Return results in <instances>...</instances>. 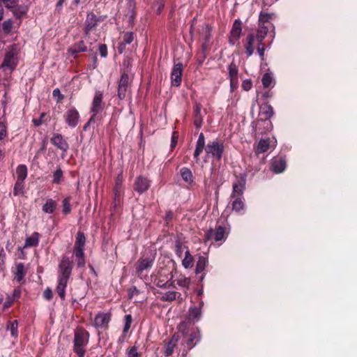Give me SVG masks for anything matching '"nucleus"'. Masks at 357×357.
Here are the masks:
<instances>
[{"mask_svg": "<svg viewBox=\"0 0 357 357\" xmlns=\"http://www.w3.org/2000/svg\"><path fill=\"white\" fill-rule=\"evenodd\" d=\"M73 267L74 261L72 257L66 255H62L58 265V284L56 287V292L61 300L66 298V288L72 275Z\"/></svg>", "mask_w": 357, "mask_h": 357, "instance_id": "f03ea898", "label": "nucleus"}, {"mask_svg": "<svg viewBox=\"0 0 357 357\" xmlns=\"http://www.w3.org/2000/svg\"><path fill=\"white\" fill-rule=\"evenodd\" d=\"M267 33H268V28L265 26H261L258 29V30L257 31V34L255 36V39L256 38L257 42L259 43H260V45H262V43H263L264 38H266Z\"/></svg>", "mask_w": 357, "mask_h": 357, "instance_id": "c9c22d12", "label": "nucleus"}, {"mask_svg": "<svg viewBox=\"0 0 357 357\" xmlns=\"http://www.w3.org/2000/svg\"><path fill=\"white\" fill-rule=\"evenodd\" d=\"M63 118L69 127L75 128L79 123L80 116L78 111L75 107H72L65 112Z\"/></svg>", "mask_w": 357, "mask_h": 357, "instance_id": "9b49d317", "label": "nucleus"}, {"mask_svg": "<svg viewBox=\"0 0 357 357\" xmlns=\"http://www.w3.org/2000/svg\"><path fill=\"white\" fill-rule=\"evenodd\" d=\"M227 238L226 228L222 225L215 227V229L212 228L208 229L204 236V242L214 239L215 242L225 241Z\"/></svg>", "mask_w": 357, "mask_h": 357, "instance_id": "39448f33", "label": "nucleus"}, {"mask_svg": "<svg viewBox=\"0 0 357 357\" xmlns=\"http://www.w3.org/2000/svg\"><path fill=\"white\" fill-rule=\"evenodd\" d=\"M287 167L286 159L282 155H278L272 159L271 169L275 174H280L284 171Z\"/></svg>", "mask_w": 357, "mask_h": 357, "instance_id": "2eb2a0df", "label": "nucleus"}, {"mask_svg": "<svg viewBox=\"0 0 357 357\" xmlns=\"http://www.w3.org/2000/svg\"><path fill=\"white\" fill-rule=\"evenodd\" d=\"M177 295V291H168L162 295V296L161 297V300L162 301L171 302L176 300Z\"/></svg>", "mask_w": 357, "mask_h": 357, "instance_id": "a18cd8bd", "label": "nucleus"}, {"mask_svg": "<svg viewBox=\"0 0 357 357\" xmlns=\"http://www.w3.org/2000/svg\"><path fill=\"white\" fill-rule=\"evenodd\" d=\"M126 354L128 357H140L141 353L138 352L137 348L132 346L127 349Z\"/></svg>", "mask_w": 357, "mask_h": 357, "instance_id": "603ef678", "label": "nucleus"}, {"mask_svg": "<svg viewBox=\"0 0 357 357\" xmlns=\"http://www.w3.org/2000/svg\"><path fill=\"white\" fill-rule=\"evenodd\" d=\"M111 319L112 314L109 312H99L94 318L93 325L97 328L107 330L109 328V323L111 321Z\"/></svg>", "mask_w": 357, "mask_h": 357, "instance_id": "9d476101", "label": "nucleus"}, {"mask_svg": "<svg viewBox=\"0 0 357 357\" xmlns=\"http://www.w3.org/2000/svg\"><path fill=\"white\" fill-rule=\"evenodd\" d=\"M57 206V203L55 200L52 198H49L46 200V202L43 204L42 210L45 213L52 214L54 213Z\"/></svg>", "mask_w": 357, "mask_h": 357, "instance_id": "a878e982", "label": "nucleus"}, {"mask_svg": "<svg viewBox=\"0 0 357 357\" xmlns=\"http://www.w3.org/2000/svg\"><path fill=\"white\" fill-rule=\"evenodd\" d=\"M229 79H238V67L232 61L227 67Z\"/></svg>", "mask_w": 357, "mask_h": 357, "instance_id": "f704fd0d", "label": "nucleus"}, {"mask_svg": "<svg viewBox=\"0 0 357 357\" xmlns=\"http://www.w3.org/2000/svg\"><path fill=\"white\" fill-rule=\"evenodd\" d=\"M63 171L61 167H58L57 169L54 172L52 183L55 184H59L63 179Z\"/></svg>", "mask_w": 357, "mask_h": 357, "instance_id": "49530a36", "label": "nucleus"}, {"mask_svg": "<svg viewBox=\"0 0 357 357\" xmlns=\"http://www.w3.org/2000/svg\"><path fill=\"white\" fill-rule=\"evenodd\" d=\"M125 324L123 330V335H126L128 331L130 328L131 324L132 321V318L131 314H126L124 317Z\"/></svg>", "mask_w": 357, "mask_h": 357, "instance_id": "8fccbe9b", "label": "nucleus"}, {"mask_svg": "<svg viewBox=\"0 0 357 357\" xmlns=\"http://www.w3.org/2000/svg\"><path fill=\"white\" fill-rule=\"evenodd\" d=\"M174 218V213L172 211H167L165 216L164 218L165 221L167 224H169V222H171L173 220Z\"/></svg>", "mask_w": 357, "mask_h": 357, "instance_id": "338daca9", "label": "nucleus"}, {"mask_svg": "<svg viewBox=\"0 0 357 357\" xmlns=\"http://www.w3.org/2000/svg\"><path fill=\"white\" fill-rule=\"evenodd\" d=\"M73 254L76 258V263L78 268H82L86 264L84 249L74 248Z\"/></svg>", "mask_w": 357, "mask_h": 357, "instance_id": "5701e85b", "label": "nucleus"}, {"mask_svg": "<svg viewBox=\"0 0 357 357\" xmlns=\"http://www.w3.org/2000/svg\"><path fill=\"white\" fill-rule=\"evenodd\" d=\"M264 52H265V45L262 43V45L258 43L257 46V52L261 57V59L263 61L264 59Z\"/></svg>", "mask_w": 357, "mask_h": 357, "instance_id": "680f3d73", "label": "nucleus"}, {"mask_svg": "<svg viewBox=\"0 0 357 357\" xmlns=\"http://www.w3.org/2000/svg\"><path fill=\"white\" fill-rule=\"evenodd\" d=\"M71 199L72 197L70 196H67L62 201V212L65 215L70 214L72 211V206L70 204Z\"/></svg>", "mask_w": 357, "mask_h": 357, "instance_id": "58836bf2", "label": "nucleus"}, {"mask_svg": "<svg viewBox=\"0 0 357 357\" xmlns=\"http://www.w3.org/2000/svg\"><path fill=\"white\" fill-rule=\"evenodd\" d=\"M202 316L201 307L193 305L190 306L187 316V319L189 322L198 321Z\"/></svg>", "mask_w": 357, "mask_h": 357, "instance_id": "4be33fe9", "label": "nucleus"}, {"mask_svg": "<svg viewBox=\"0 0 357 357\" xmlns=\"http://www.w3.org/2000/svg\"><path fill=\"white\" fill-rule=\"evenodd\" d=\"M178 135L177 132H174L172 134V138H171L170 147H171L172 150H173L176 147L177 142H178Z\"/></svg>", "mask_w": 357, "mask_h": 357, "instance_id": "13d9d810", "label": "nucleus"}, {"mask_svg": "<svg viewBox=\"0 0 357 357\" xmlns=\"http://www.w3.org/2000/svg\"><path fill=\"white\" fill-rule=\"evenodd\" d=\"M98 22L99 19L93 13H89L87 14L84 22V33L86 36L89 35L91 31L96 29Z\"/></svg>", "mask_w": 357, "mask_h": 357, "instance_id": "f3484780", "label": "nucleus"}, {"mask_svg": "<svg viewBox=\"0 0 357 357\" xmlns=\"http://www.w3.org/2000/svg\"><path fill=\"white\" fill-rule=\"evenodd\" d=\"M17 65V59L15 56L14 51L8 52L4 57L2 66L7 67L10 70H13Z\"/></svg>", "mask_w": 357, "mask_h": 357, "instance_id": "6ab92c4d", "label": "nucleus"}, {"mask_svg": "<svg viewBox=\"0 0 357 357\" xmlns=\"http://www.w3.org/2000/svg\"><path fill=\"white\" fill-rule=\"evenodd\" d=\"M26 273V269L23 263H19L16 265L15 278L18 282H20Z\"/></svg>", "mask_w": 357, "mask_h": 357, "instance_id": "7c9ffc66", "label": "nucleus"}, {"mask_svg": "<svg viewBox=\"0 0 357 357\" xmlns=\"http://www.w3.org/2000/svg\"><path fill=\"white\" fill-rule=\"evenodd\" d=\"M187 324L183 321L179 326V331L183 333L182 356L185 357L188 352L195 347L201 340L200 331L198 328H192L185 331Z\"/></svg>", "mask_w": 357, "mask_h": 357, "instance_id": "7ed1b4c3", "label": "nucleus"}, {"mask_svg": "<svg viewBox=\"0 0 357 357\" xmlns=\"http://www.w3.org/2000/svg\"><path fill=\"white\" fill-rule=\"evenodd\" d=\"M231 91H235L238 86V79H229Z\"/></svg>", "mask_w": 357, "mask_h": 357, "instance_id": "69168bd1", "label": "nucleus"}, {"mask_svg": "<svg viewBox=\"0 0 357 357\" xmlns=\"http://www.w3.org/2000/svg\"><path fill=\"white\" fill-rule=\"evenodd\" d=\"M173 279L172 273H167L165 270H161L158 273V275L154 280V284L160 288L166 289V286L169 280Z\"/></svg>", "mask_w": 357, "mask_h": 357, "instance_id": "dca6fc26", "label": "nucleus"}, {"mask_svg": "<svg viewBox=\"0 0 357 357\" xmlns=\"http://www.w3.org/2000/svg\"><path fill=\"white\" fill-rule=\"evenodd\" d=\"M246 181L247 174L245 173L236 176V181L232 185V193L231 195V198H234L236 197H243V192L245 190Z\"/></svg>", "mask_w": 357, "mask_h": 357, "instance_id": "0eeeda50", "label": "nucleus"}, {"mask_svg": "<svg viewBox=\"0 0 357 357\" xmlns=\"http://www.w3.org/2000/svg\"><path fill=\"white\" fill-rule=\"evenodd\" d=\"M9 9H11L13 15L17 18H21L26 13V9L24 7L15 6V1H13V4H11V8H10Z\"/></svg>", "mask_w": 357, "mask_h": 357, "instance_id": "4c0bfd02", "label": "nucleus"}, {"mask_svg": "<svg viewBox=\"0 0 357 357\" xmlns=\"http://www.w3.org/2000/svg\"><path fill=\"white\" fill-rule=\"evenodd\" d=\"M2 29L5 33H9L13 29V21L11 20L4 21L2 24Z\"/></svg>", "mask_w": 357, "mask_h": 357, "instance_id": "864d4df0", "label": "nucleus"}, {"mask_svg": "<svg viewBox=\"0 0 357 357\" xmlns=\"http://www.w3.org/2000/svg\"><path fill=\"white\" fill-rule=\"evenodd\" d=\"M150 186L151 181L148 179V178L143 176H139L136 178L134 182L133 189L135 192L141 195L147 191Z\"/></svg>", "mask_w": 357, "mask_h": 357, "instance_id": "f8f14e48", "label": "nucleus"}, {"mask_svg": "<svg viewBox=\"0 0 357 357\" xmlns=\"http://www.w3.org/2000/svg\"><path fill=\"white\" fill-rule=\"evenodd\" d=\"M252 83L250 79H245L242 82L241 87L244 91H248L251 89Z\"/></svg>", "mask_w": 357, "mask_h": 357, "instance_id": "052dcab7", "label": "nucleus"}, {"mask_svg": "<svg viewBox=\"0 0 357 357\" xmlns=\"http://www.w3.org/2000/svg\"><path fill=\"white\" fill-rule=\"evenodd\" d=\"M52 296H53V294H52V291L51 290V289L50 288H47L45 291L43 292V297L47 300V301H50L52 300Z\"/></svg>", "mask_w": 357, "mask_h": 357, "instance_id": "0e129e2a", "label": "nucleus"}, {"mask_svg": "<svg viewBox=\"0 0 357 357\" xmlns=\"http://www.w3.org/2000/svg\"><path fill=\"white\" fill-rule=\"evenodd\" d=\"M17 180L24 181L27 176V167L25 165H20L16 169Z\"/></svg>", "mask_w": 357, "mask_h": 357, "instance_id": "a19ab883", "label": "nucleus"}, {"mask_svg": "<svg viewBox=\"0 0 357 357\" xmlns=\"http://www.w3.org/2000/svg\"><path fill=\"white\" fill-rule=\"evenodd\" d=\"M24 188V181L17 180L14 188H13V195L15 196H18L23 193Z\"/></svg>", "mask_w": 357, "mask_h": 357, "instance_id": "c03bdc74", "label": "nucleus"}, {"mask_svg": "<svg viewBox=\"0 0 357 357\" xmlns=\"http://www.w3.org/2000/svg\"><path fill=\"white\" fill-rule=\"evenodd\" d=\"M242 32V22L240 19L234 20L232 28L230 31V35L234 36L236 38H240Z\"/></svg>", "mask_w": 357, "mask_h": 357, "instance_id": "c85d7f7f", "label": "nucleus"}, {"mask_svg": "<svg viewBox=\"0 0 357 357\" xmlns=\"http://www.w3.org/2000/svg\"><path fill=\"white\" fill-rule=\"evenodd\" d=\"M234 201L232 202V210L239 214L244 213L245 211V204L242 199V197H236L234 198Z\"/></svg>", "mask_w": 357, "mask_h": 357, "instance_id": "bb28decb", "label": "nucleus"}, {"mask_svg": "<svg viewBox=\"0 0 357 357\" xmlns=\"http://www.w3.org/2000/svg\"><path fill=\"white\" fill-rule=\"evenodd\" d=\"M202 105L199 102H195L194 105V125L197 128H200L203 124V116L201 113Z\"/></svg>", "mask_w": 357, "mask_h": 357, "instance_id": "412c9836", "label": "nucleus"}, {"mask_svg": "<svg viewBox=\"0 0 357 357\" xmlns=\"http://www.w3.org/2000/svg\"><path fill=\"white\" fill-rule=\"evenodd\" d=\"M51 144L61 151V158H65L70 148L67 139L60 133L54 132L50 138Z\"/></svg>", "mask_w": 357, "mask_h": 357, "instance_id": "423d86ee", "label": "nucleus"}, {"mask_svg": "<svg viewBox=\"0 0 357 357\" xmlns=\"http://www.w3.org/2000/svg\"><path fill=\"white\" fill-rule=\"evenodd\" d=\"M88 48L83 40L77 41L70 46L67 51L74 59H77L79 53L87 52Z\"/></svg>", "mask_w": 357, "mask_h": 357, "instance_id": "a211bd4d", "label": "nucleus"}, {"mask_svg": "<svg viewBox=\"0 0 357 357\" xmlns=\"http://www.w3.org/2000/svg\"><path fill=\"white\" fill-rule=\"evenodd\" d=\"M104 107L103 93L100 91H96L92 101L91 112L98 114L103 110Z\"/></svg>", "mask_w": 357, "mask_h": 357, "instance_id": "ddd939ff", "label": "nucleus"}, {"mask_svg": "<svg viewBox=\"0 0 357 357\" xmlns=\"http://www.w3.org/2000/svg\"><path fill=\"white\" fill-rule=\"evenodd\" d=\"M135 39V33L132 31L125 32L123 34L122 43L126 45H129L133 42Z\"/></svg>", "mask_w": 357, "mask_h": 357, "instance_id": "de8ad7c7", "label": "nucleus"}, {"mask_svg": "<svg viewBox=\"0 0 357 357\" xmlns=\"http://www.w3.org/2000/svg\"><path fill=\"white\" fill-rule=\"evenodd\" d=\"M204 149L205 150L207 155H211L219 161L221 160L222 153L225 150L224 142L218 139H216L215 140L208 142L205 146V137L204 135L201 132L197 141L196 148L193 154L194 158L197 162L199 161V157Z\"/></svg>", "mask_w": 357, "mask_h": 357, "instance_id": "f257e3e1", "label": "nucleus"}, {"mask_svg": "<svg viewBox=\"0 0 357 357\" xmlns=\"http://www.w3.org/2000/svg\"><path fill=\"white\" fill-rule=\"evenodd\" d=\"M154 257L142 256L136 263V274L138 277L142 278L144 272L151 268L154 262Z\"/></svg>", "mask_w": 357, "mask_h": 357, "instance_id": "6e6552de", "label": "nucleus"}, {"mask_svg": "<svg viewBox=\"0 0 357 357\" xmlns=\"http://www.w3.org/2000/svg\"><path fill=\"white\" fill-rule=\"evenodd\" d=\"M184 248L185 246L183 245L182 241L180 239H178L175 241V252L176 255L180 258L182 257Z\"/></svg>", "mask_w": 357, "mask_h": 357, "instance_id": "09e8293b", "label": "nucleus"}, {"mask_svg": "<svg viewBox=\"0 0 357 357\" xmlns=\"http://www.w3.org/2000/svg\"><path fill=\"white\" fill-rule=\"evenodd\" d=\"M86 237L83 232L79 231L77 233L74 248L84 249Z\"/></svg>", "mask_w": 357, "mask_h": 357, "instance_id": "473e14b6", "label": "nucleus"}, {"mask_svg": "<svg viewBox=\"0 0 357 357\" xmlns=\"http://www.w3.org/2000/svg\"><path fill=\"white\" fill-rule=\"evenodd\" d=\"M183 64L181 63H174L171 73L172 85L179 86L182 81Z\"/></svg>", "mask_w": 357, "mask_h": 357, "instance_id": "4468645a", "label": "nucleus"}, {"mask_svg": "<svg viewBox=\"0 0 357 357\" xmlns=\"http://www.w3.org/2000/svg\"><path fill=\"white\" fill-rule=\"evenodd\" d=\"M90 334L83 327H77L74 331L73 351L78 357H84L86 347L89 342Z\"/></svg>", "mask_w": 357, "mask_h": 357, "instance_id": "20e7f679", "label": "nucleus"}, {"mask_svg": "<svg viewBox=\"0 0 357 357\" xmlns=\"http://www.w3.org/2000/svg\"><path fill=\"white\" fill-rule=\"evenodd\" d=\"M211 32H212V28L209 25L206 26V30H205V36L204 38L206 42L209 40V39L211 37Z\"/></svg>", "mask_w": 357, "mask_h": 357, "instance_id": "e2e57ef3", "label": "nucleus"}, {"mask_svg": "<svg viewBox=\"0 0 357 357\" xmlns=\"http://www.w3.org/2000/svg\"><path fill=\"white\" fill-rule=\"evenodd\" d=\"M164 343V354L165 356L168 357L171 356L174 351L175 347H176V344L171 342L168 340H165L163 341Z\"/></svg>", "mask_w": 357, "mask_h": 357, "instance_id": "ea45409f", "label": "nucleus"}, {"mask_svg": "<svg viewBox=\"0 0 357 357\" xmlns=\"http://www.w3.org/2000/svg\"><path fill=\"white\" fill-rule=\"evenodd\" d=\"M121 183L117 180L116 181V184L114 186V197L113 201V205L114 207H116L117 206L120 205L121 204Z\"/></svg>", "mask_w": 357, "mask_h": 357, "instance_id": "2f4dec72", "label": "nucleus"}, {"mask_svg": "<svg viewBox=\"0 0 357 357\" xmlns=\"http://www.w3.org/2000/svg\"><path fill=\"white\" fill-rule=\"evenodd\" d=\"M6 255L3 248L0 250V270L3 269L6 262Z\"/></svg>", "mask_w": 357, "mask_h": 357, "instance_id": "6e6d98bb", "label": "nucleus"}, {"mask_svg": "<svg viewBox=\"0 0 357 357\" xmlns=\"http://www.w3.org/2000/svg\"><path fill=\"white\" fill-rule=\"evenodd\" d=\"M99 53L102 57H107V46L105 44H100L99 45Z\"/></svg>", "mask_w": 357, "mask_h": 357, "instance_id": "bf43d9fd", "label": "nucleus"}, {"mask_svg": "<svg viewBox=\"0 0 357 357\" xmlns=\"http://www.w3.org/2000/svg\"><path fill=\"white\" fill-rule=\"evenodd\" d=\"M271 18L270 14L266 13H261L259 17V21L261 23H266Z\"/></svg>", "mask_w": 357, "mask_h": 357, "instance_id": "4d7b16f0", "label": "nucleus"}, {"mask_svg": "<svg viewBox=\"0 0 357 357\" xmlns=\"http://www.w3.org/2000/svg\"><path fill=\"white\" fill-rule=\"evenodd\" d=\"M7 330L10 331V335L13 337H18V321L17 320H13L8 321L7 324Z\"/></svg>", "mask_w": 357, "mask_h": 357, "instance_id": "79ce46f5", "label": "nucleus"}, {"mask_svg": "<svg viewBox=\"0 0 357 357\" xmlns=\"http://www.w3.org/2000/svg\"><path fill=\"white\" fill-rule=\"evenodd\" d=\"M52 96L54 97H57L56 102H61L64 98V96L61 93L58 88L53 90Z\"/></svg>", "mask_w": 357, "mask_h": 357, "instance_id": "5fc2aeb1", "label": "nucleus"}, {"mask_svg": "<svg viewBox=\"0 0 357 357\" xmlns=\"http://www.w3.org/2000/svg\"><path fill=\"white\" fill-rule=\"evenodd\" d=\"M40 234L34 231L31 236L27 237L25 240V243L23 248L29 247H37L39 244Z\"/></svg>", "mask_w": 357, "mask_h": 357, "instance_id": "b1692460", "label": "nucleus"}, {"mask_svg": "<svg viewBox=\"0 0 357 357\" xmlns=\"http://www.w3.org/2000/svg\"><path fill=\"white\" fill-rule=\"evenodd\" d=\"M208 264L207 259L204 256H199L196 264L195 273L199 274L202 273Z\"/></svg>", "mask_w": 357, "mask_h": 357, "instance_id": "72a5a7b5", "label": "nucleus"}, {"mask_svg": "<svg viewBox=\"0 0 357 357\" xmlns=\"http://www.w3.org/2000/svg\"><path fill=\"white\" fill-rule=\"evenodd\" d=\"M180 175L182 179L188 184H192L194 183V176L192 171L188 167H182L180 169Z\"/></svg>", "mask_w": 357, "mask_h": 357, "instance_id": "393cba45", "label": "nucleus"}, {"mask_svg": "<svg viewBox=\"0 0 357 357\" xmlns=\"http://www.w3.org/2000/svg\"><path fill=\"white\" fill-rule=\"evenodd\" d=\"M194 259L188 250L185 252V258L182 261V264L185 268H191L193 266Z\"/></svg>", "mask_w": 357, "mask_h": 357, "instance_id": "37998d69", "label": "nucleus"}, {"mask_svg": "<svg viewBox=\"0 0 357 357\" xmlns=\"http://www.w3.org/2000/svg\"><path fill=\"white\" fill-rule=\"evenodd\" d=\"M273 82V77L268 73H266L261 79V82L264 88H268Z\"/></svg>", "mask_w": 357, "mask_h": 357, "instance_id": "3c124183", "label": "nucleus"}, {"mask_svg": "<svg viewBox=\"0 0 357 357\" xmlns=\"http://www.w3.org/2000/svg\"><path fill=\"white\" fill-rule=\"evenodd\" d=\"M270 143L271 140L269 138L260 139L257 146L256 153H263L268 151L270 149Z\"/></svg>", "mask_w": 357, "mask_h": 357, "instance_id": "c756f323", "label": "nucleus"}, {"mask_svg": "<svg viewBox=\"0 0 357 357\" xmlns=\"http://www.w3.org/2000/svg\"><path fill=\"white\" fill-rule=\"evenodd\" d=\"M255 35L253 33H249L246 38V43L245 45V54L249 57L253 54L254 52V43H255Z\"/></svg>", "mask_w": 357, "mask_h": 357, "instance_id": "cd10ccee", "label": "nucleus"}, {"mask_svg": "<svg viewBox=\"0 0 357 357\" xmlns=\"http://www.w3.org/2000/svg\"><path fill=\"white\" fill-rule=\"evenodd\" d=\"M21 293V289L20 288H16L14 289L12 296H10V298L15 301V299H17L20 297Z\"/></svg>", "mask_w": 357, "mask_h": 357, "instance_id": "774afa93", "label": "nucleus"}, {"mask_svg": "<svg viewBox=\"0 0 357 357\" xmlns=\"http://www.w3.org/2000/svg\"><path fill=\"white\" fill-rule=\"evenodd\" d=\"M274 112L273 107L268 102H266L260 107L259 113V119L261 121L269 120L273 116Z\"/></svg>", "mask_w": 357, "mask_h": 357, "instance_id": "aec40b11", "label": "nucleus"}, {"mask_svg": "<svg viewBox=\"0 0 357 357\" xmlns=\"http://www.w3.org/2000/svg\"><path fill=\"white\" fill-rule=\"evenodd\" d=\"M176 281L178 286L185 289V292L187 294V291L188 290L191 283L190 278L180 275V277L176 280Z\"/></svg>", "mask_w": 357, "mask_h": 357, "instance_id": "e433bc0d", "label": "nucleus"}, {"mask_svg": "<svg viewBox=\"0 0 357 357\" xmlns=\"http://www.w3.org/2000/svg\"><path fill=\"white\" fill-rule=\"evenodd\" d=\"M129 89V75L126 73H123L119 81L117 96L120 100L126 98Z\"/></svg>", "mask_w": 357, "mask_h": 357, "instance_id": "1a4fd4ad", "label": "nucleus"}]
</instances>
